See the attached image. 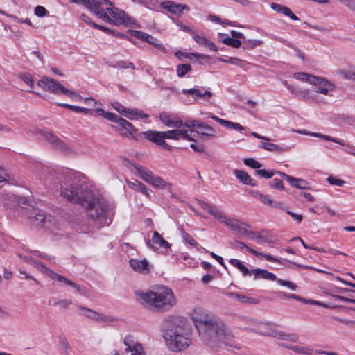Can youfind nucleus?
<instances>
[{
  "mask_svg": "<svg viewBox=\"0 0 355 355\" xmlns=\"http://www.w3.org/2000/svg\"><path fill=\"white\" fill-rule=\"evenodd\" d=\"M60 195L67 200L85 207V214L95 226L109 225L112 221L113 212L103 199L98 198L88 184L78 178H71L60 184Z\"/></svg>",
  "mask_w": 355,
  "mask_h": 355,
  "instance_id": "nucleus-1",
  "label": "nucleus"
},
{
  "mask_svg": "<svg viewBox=\"0 0 355 355\" xmlns=\"http://www.w3.org/2000/svg\"><path fill=\"white\" fill-rule=\"evenodd\" d=\"M190 315L204 343L209 344L216 340L226 343L232 337L225 323L207 309L196 307Z\"/></svg>",
  "mask_w": 355,
  "mask_h": 355,
  "instance_id": "nucleus-2",
  "label": "nucleus"
},
{
  "mask_svg": "<svg viewBox=\"0 0 355 355\" xmlns=\"http://www.w3.org/2000/svg\"><path fill=\"white\" fill-rule=\"evenodd\" d=\"M137 301L145 308L157 312H166L177 304V299L170 288L155 286L146 291L135 292Z\"/></svg>",
  "mask_w": 355,
  "mask_h": 355,
  "instance_id": "nucleus-3",
  "label": "nucleus"
},
{
  "mask_svg": "<svg viewBox=\"0 0 355 355\" xmlns=\"http://www.w3.org/2000/svg\"><path fill=\"white\" fill-rule=\"evenodd\" d=\"M85 6L87 9L103 21L113 25H132L135 19L123 10L115 7L109 0H70Z\"/></svg>",
  "mask_w": 355,
  "mask_h": 355,
  "instance_id": "nucleus-4",
  "label": "nucleus"
},
{
  "mask_svg": "<svg viewBox=\"0 0 355 355\" xmlns=\"http://www.w3.org/2000/svg\"><path fill=\"white\" fill-rule=\"evenodd\" d=\"M186 327L187 321L182 317L171 315L163 320L162 329L164 331L166 345L171 350L180 351L189 345Z\"/></svg>",
  "mask_w": 355,
  "mask_h": 355,
  "instance_id": "nucleus-5",
  "label": "nucleus"
},
{
  "mask_svg": "<svg viewBox=\"0 0 355 355\" xmlns=\"http://www.w3.org/2000/svg\"><path fill=\"white\" fill-rule=\"evenodd\" d=\"M37 85L44 90H46L54 94H64L71 98L83 99V97L73 91L64 87L60 83L56 82L54 79L47 76H44L37 82Z\"/></svg>",
  "mask_w": 355,
  "mask_h": 355,
  "instance_id": "nucleus-6",
  "label": "nucleus"
},
{
  "mask_svg": "<svg viewBox=\"0 0 355 355\" xmlns=\"http://www.w3.org/2000/svg\"><path fill=\"white\" fill-rule=\"evenodd\" d=\"M40 132L44 139H46L53 147L59 149L62 153L67 155L75 153L74 150L71 146L65 144L52 132L40 130Z\"/></svg>",
  "mask_w": 355,
  "mask_h": 355,
  "instance_id": "nucleus-7",
  "label": "nucleus"
},
{
  "mask_svg": "<svg viewBox=\"0 0 355 355\" xmlns=\"http://www.w3.org/2000/svg\"><path fill=\"white\" fill-rule=\"evenodd\" d=\"M35 263V268L40 270L43 274H45L46 275L51 277L53 280H56L60 282H63L64 284L70 286L74 288H76L78 292L82 293V289L80 287L77 285L73 282L67 279L66 277L60 275L55 272H54L53 270L45 266L44 264H42L40 261H34Z\"/></svg>",
  "mask_w": 355,
  "mask_h": 355,
  "instance_id": "nucleus-8",
  "label": "nucleus"
},
{
  "mask_svg": "<svg viewBox=\"0 0 355 355\" xmlns=\"http://www.w3.org/2000/svg\"><path fill=\"white\" fill-rule=\"evenodd\" d=\"M71 222L73 227L78 233L88 234L92 231L95 225L86 214L75 216Z\"/></svg>",
  "mask_w": 355,
  "mask_h": 355,
  "instance_id": "nucleus-9",
  "label": "nucleus"
},
{
  "mask_svg": "<svg viewBox=\"0 0 355 355\" xmlns=\"http://www.w3.org/2000/svg\"><path fill=\"white\" fill-rule=\"evenodd\" d=\"M141 135L144 139L155 144L157 146L163 147L168 150H171L172 149V146L165 141L166 135L164 132L150 130L141 132Z\"/></svg>",
  "mask_w": 355,
  "mask_h": 355,
  "instance_id": "nucleus-10",
  "label": "nucleus"
},
{
  "mask_svg": "<svg viewBox=\"0 0 355 355\" xmlns=\"http://www.w3.org/2000/svg\"><path fill=\"white\" fill-rule=\"evenodd\" d=\"M146 245L153 250H160L164 254L167 253L171 247V244L156 231L153 232L151 240L146 241Z\"/></svg>",
  "mask_w": 355,
  "mask_h": 355,
  "instance_id": "nucleus-11",
  "label": "nucleus"
},
{
  "mask_svg": "<svg viewBox=\"0 0 355 355\" xmlns=\"http://www.w3.org/2000/svg\"><path fill=\"white\" fill-rule=\"evenodd\" d=\"M112 128L121 136L126 138H132L136 132L135 128L129 121L121 118L117 125H112Z\"/></svg>",
  "mask_w": 355,
  "mask_h": 355,
  "instance_id": "nucleus-12",
  "label": "nucleus"
},
{
  "mask_svg": "<svg viewBox=\"0 0 355 355\" xmlns=\"http://www.w3.org/2000/svg\"><path fill=\"white\" fill-rule=\"evenodd\" d=\"M182 94L185 95H191L196 101L201 99L207 102L212 97L213 94L210 88L205 89L203 87H196L189 89H182Z\"/></svg>",
  "mask_w": 355,
  "mask_h": 355,
  "instance_id": "nucleus-13",
  "label": "nucleus"
},
{
  "mask_svg": "<svg viewBox=\"0 0 355 355\" xmlns=\"http://www.w3.org/2000/svg\"><path fill=\"white\" fill-rule=\"evenodd\" d=\"M123 343L126 347L125 350L130 352V355H145L142 345L135 341L132 336H127L124 338Z\"/></svg>",
  "mask_w": 355,
  "mask_h": 355,
  "instance_id": "nucleus-14",
  "label": "nucleus"
},
{
  "mask_svg": "<svg viewBox=\"0 0 355 355\" xmlns=\"http://www.w3.org/2000/svg\"><path fill=\"white\" fill-rule=\"evenodd\" d=\"M198 205L200 208L207 211L214 218L221 220L224 223H225L226 220L230 219V218L227 217L222 211L209 203L199 200Z\"/></svg>",
  "mask_w": 355,
  "mask_h": 355,
  "instance_id": "nucleus-15",
  "label": "nucleus"
},
{
  "mask_svg": "<svg viewBox=\"0 0 355 355\" xmlns=\"http://www.w3.org/2000/svg\"><path fill=\"white\" fill-rule=\"evenodd\" d=\"M233 245L236 249L245 248L250 253L255 255L257 257H264L268 261H273V262H277L279 263H282L281 261L279 259H277V257H275L268 254H264L263 252H259L247 246L246 245H245L244 243H243L241 241H234L233 243Z\"/></svg>",
  "mask_w": 355,
  "mask_h": 355,
  "instance_id": "nucleus-16",
  "label": "nucleus"
},
{
  "mask_svg": "<svg viewBox=\"0 0 355 355\" xmlns=\"http://www.w3.org/2000/svg\"><path fill=\"white\" fill-rule=\"evenodd\" d=\"M78 309L80 310V314L81 315L85 316L89 319H92L98 322H106L112 320L110 317L83 306H78Z\"/></svg>",
  "mask_w": 355,
  "mask_h": 355,
  "instance_id": "nucleus-17",
  "label": "nucleus"
},
{
  "mask_svg": "<svg viewBox=\"0 0 355 355\" xmlns=\"http://www.w3.org/2000/svg\"><path fill=\"white\" fill-rule=\"evenodd\" d=\"M161 7L168 10L169 12L180 16L182 11H189V7L185 4L176 3L172 1H166L162 2L160 4Z\"/></svg>",
  "mask_w": 355,
  "mask_h": 355,
  "instance_id": "nucleus-18",
  "label": "nucleus"
},
{
  "mask_svg": "<svg viewBox=\"0 0 355 355\" xmlns=\"http://www.w3.org/2000/svg\"><path fill=\"white\" fill-rule=\"evenodd\" d=\"M315 78L317 80L314 81V83H311V85L316 87L315 89V93L327 95L329 91L334 89V85L327 80L318 76H315Z\"/></svg>",
  "mask_w": 355,
  "mask_h": 355,
  "instance_id": "nucleus-19",
  "label": "nucleus"
},
{
  "mask_svg": "<svg viewBox=\"0 0 355 355\" xmlns=\"http://www.w3.org/2000/svg\"><path fill=\"white\" fill-rule=\"evenodd\" d=\"M132 166L135 170L136 175L139 176L140 178H141L147 183H151L153 178L155 175V174H153V173L151 171L139 164H132Z\"/></svg>",
  "mask_w": 355,
  "mask_h": 355,
  "instance_id": "nucleus-20",
  "label": "nucleus"
},
{
  "mask_svg": "<svg viewBox=\"0 0 355 355\" xmlns=\"http://www.w3.org/2000/svg\"><path fill=\"white\" fill-rule=\"evenodd\" d=\"M280 175L287 180L292 187L300 189H310L311 188L309 183L305 180L294 178L284 173H281Z\"/></svg>",
  "mask_w": 355,
  "mask_h": 355,
  "instance_id": "nucleus-21",
  "label": "nucleus"
},
{
  "mask_svg": "<svg viewBox=\"0 0 355 355\" xmlns=\"http://www.w3.org/2000/svg\"><path fill=\"white\" fill-rule=\"evenodd\" d=\"M164 132L166 139H168L179 140L180 138H182L188 141H194V139L189 135L187 130L175 129L168 130Z\"/></svg>",
  "mask_w": 355,
  "mask_h": 355,
  "instance_id": "nucleus-22",
  "label": "nucleus"
},
{
  "mask_svg": "<svg viewBox=\"0 0 355 355\" xmlns=\"http://www.w3.org/2000/svg\"><path fill=\"white\" fill-rule=\"evenodd\" d=\"M130 266L135 272L148 274L150 272L149 263L146 259L143 260H139L137 259H130Z\"/></svg>",
  "mask_w": 355,
  "mask_h": 355,
  "instance_id": "nucleus-23",
  "label": "nucleus"
},
{
  "mask_svg": "<svg viewBox=\"0 0 355 355\" xmlns=\"http://www.w3.org/2000/svg\"><path fill=\"white\" fill-rule=\"evenodd\" d=\"M207 114L209 118L212 119L213 120H214L215 121L218 122L219 124H220L221 125H223L227 128L234 129V130H236L239 131H242V130H246L245 127L242 126L241 125H240L238 123H235V122H232L230 121L220 119V118L218 117L217 116L214 115L211 113H208Z\"/></svg>",
  "mask_w": 355,
  "mask_h": 355,
  "instance_id": "nucleus-24",
  "label": "nucleus"
},
{
  "mask_svg": "<svg viewBox=\"0 0 355 355\" xmlns=\"http://www.w3.org/2000/svg\"><path fill=\"white\" fill-rule=\"evenodd\" d=\"M270 8L277 13H281L290 17L292 20H299V17L297 15H295L288 7L286 6L279 4L277 3H272L270 4Z\"/></svg>",
  "mask_w": 355,
  "mask_h": 355,
  "instance_id": "nucleus-25",
  "label": "nucleus"
},
{
  "mask_svg": "<svg viewBox=\"0 0 355 355\" xmlns=\"http://www.w3.org/2000/svg\"><path fill=\"white\" fill-rule=\"evenodd\" d=\"M160 121L167 127L180 128L183 127V121L180 119H173L166 113H162L159 115Z\"/></svg>",
  "mask_w": 355,
  "mask_h": 355,
  "instance_id": "nucleus-26",
  "label": "nucleus"
},
{
  "mask_svg": "<svg viewBox=\"0 0 355 355\" xmlns=\"http://www.w3.org/2000/svg\"><path fill=\"white\" fill-rule=\"evenodd\" d=\"M194 41L200 46L209 48L211 51L217 52L218 51L217 46L209 39L202 35H200L195 32L191 35Z\"/></svg>",
  "mask_w": 355,
  "mask_h": 355,
  "instance_id": "nucleus-27",
  "label": "nucleus"
},
{
  "mask_svg": "<svg viewBox=\"0 0 355 355\" xmlns=\"http://www.w3.org/2000/svg\"><path fill=\"white\" fill-rule=\"evenodd\" d=\"M127 184L130 189L141 192L149 198H150L151 191L141 182L137 180H134L133 181L128 180Z\"/></svg>",
  "mask_w": 355,
  "mask_h": 355,
  "instance_id": "nucleus-28",
  "label": "nucleus"
},
{
  "mask_svg": "<svg viewBox=\"0 0 355 355\" xmlns=\"http://www.w3.org/2000/svg\"><path fill=\"white\" fill-rule=\"evenodd\" d=\"M251 272H252V275H254V279H264L270 281L278 279L274 273L264 269H252Z\"/></svg>",
  "mask_w": 355,
  "mask_h": 355,
  "instance_id": "nucleus-29",
  "label": "nucleus"
},
{
  "mask_svg": "<svg viewBox=\"0 0 355 355\" xmlns=\"http://www.w3.org/2000/svg\"><path fill=\"white\" fill-rule=\"evenodd\" d=\"M284 85L293 94L303 100H308L311 97V93L309 90H304L297 87L290 85L286 80L283 82Z\"/></svg>",
  "mask_w": 355,
  "mask_h": 355,
  "instance_id": "nucleus-30",
  "label": "nucleus"
},
{
  "mask_svg": "<svg viewBox=\"0 0 355 355\" xmlns=\"http://www.w3.org/2000/svg\"><path fill=\"white\" fill-rule=\"evenodd\" d=\"M234 173L243 184L252 187L257 186V180L251 178L250 176L244 171L236 169L234 170Z\"/></svg>",
  "mask_w": 355,
  "mask_h": 355,
  "instance_id": "nucleus-31",
  "label": "nucleus"
},
{
  "mask_svg": "<svg viewBox=\"0 0 355 355\" xmlns=\"http://www.w3.org/2000/svg\"><path fill=\"white\" fill-rule=\"evenodd\" d=\"M29 220L33 225L40 227L44 225L46 223V216L44 212L37 210L33 213V215L30 216Z\"/></svg>",
  "mask_w": 355,
  "mask_h": 355,
  "instance_id": "nucleus-32",
  "label": "nucleus"
},
{
  "mask_svg": "<svg viewBox=\"0 0 355 355\" xmlns=\"http://www.w3.org/2000/svg\"><path fill=\"white\" fill-rule=\"evenodd\" d=\"M225 295L228 296L230 298L236 299L242 303H248L252 304L259 303V300L257 299L248 295H241L239 293H235L232 292H227Z\"/></svg>",
  "mask_w": 355,
  "mask_h": 355,
  "instance_id": "nucleus-33",
  "label": "nucleus"
},
{
  "mask_svg": "<svg viewBox=\"0 0 355 355\" xmlns=\"http://www.w3.org/2000/svg\"><path fill=\"white\" fill-rule=\"evenodd\" d=\"M125 116L130 120H135L137 119H147L149 117V115L144 113L139 109L127 108Z\"/></svg>",
  "mask_w": 355,
  "mask_h": 355,
  "instance_id": "nucleus-34",
  "label": "nucleus"
},
{
  "mask_svg": "<svg viewBox=\"0 0 355 355\" xmlns=\"http://www.w3.org/2000/svg\"><path fill=\"white\" fill-rule=\"evenodd\" d=\"M225 225L232 227L234 230L237 231L241 235L246 236L248 234V230L246 227L242 226L236 219L230 218V220H226Z\"/></svg>",
  "mask_w": 355,
  "mask_h": 355,
  "instance_id": "nucleus-35",
  "label": "nucleus"
},
{
  "mask_svg": "<svg viewBox=\"0 0 355 355\" xmlns=\"http://www.w3.org/2000/svg\"><path fill=\"white\" fill-rule=\"evenodd\" d=\"M200 129H201L202 131L196 132L198 135H202L211 139L217 137L216 135V130L207 123L202 122Z\"/></svg>",
  "mask_w": 355,
  "mask_h": 355,
  "instance_id": "nucleus-36",
  "label": "nucleus"
},
{
  "mask_svg": "<svg viewBox=\"0 0 355 355\" xmlns=\"http://www.w3.org/2000/svg\"><path fill=\"white\" fill-rule=\"evenodd\" d=\"M218 37H225L224 38L221 39V42L230 46L234 47V48H239L241 46L242 42L239 40L234 39L232 37H228L226 34L219 33Z\"/></svg>",
  "mask_w": 355,
  "mask_h": 355,
  "instance_id": "nucleus-37",
  "label": "nucleus"
},
{
  "mask_svg": "<svg viewBox=\"0 0 355 355\" xmlns=\"http://www.w3.org/2000/svg\"><path fill=\"white\" fill-rule=\"evenodd\" d=\"M229 263L237 268L241 272L243 276L251 275L252 272L251 270H249L248 268L242 263L241 261L236 259H230L229 260Z\"/></svg>",
  "mask_w": 355,
  "mask_h": 355,
  "instance_id": "nucleus-38",
  "label": "nucleus"
},
{
  "mask_svg": "<svg viewBox=\"0 0 355 355\" xmlns=\"http://www.w3.org/2000/svg\"><path fill=\"white\" fill-rule=\"evenodd\" d=\"M315 77V76L310 75L304 72L294 73V78L295 79L309 83V84L314 83V81L317 80Z\"/></svg>",
  "mask_w": 355,
  "mask_h": 355,
  "instance_id": "nucleus-39",
  "label": "nucleus"
},
{
  "mask_svg": "<svg viewBox=\"0 0 355 355\" xmlns=\"http://www.w3.org/2000/svg\"><path fill=\"white\" fill-rule=\"evenodd\" d=\"M150 184L157 189H166L170 186L169 183L166 182L162 178L156 175H154Z\"/></svg>",
  "mask_w": 355,
  "mask_h": 355,
  "instance_id": "nucleus-40",
  "label": "nucleus"
},
{
  "mask_svg": "<svg viewBox=\"0 0 355 355\" xmlns=\"http://www.w3.org/2000/svg\"><path fill=\"white\" fill-rule=\"evenodd\" d=\"M306 134L309 135H311V136L320 138V139H324L326 141H333V142L337 143L342 146H345V143H344L342 140L334 138V137H331L329 135H323L321 133H317V132H309Z\"/></svg>",
  "mask_w": 355,
  "mask_h": 355,
  "instance_id": "nucleus-41",
  "label": "nucleus"
},
{
  "mask_svg": "<svg viewBox=\"0 0 355 355\" xmlns=\"http://www.w3.org/2000/svg\"><path fill=\"white\" fill-rule=\"evenodd\" d=\"M109 66L112 68H120V69H135V67L134 64L130 61L119 60L115 62H111Z\"/></svg>",
  "mask_w": 355,
  "mask_h": 355,
  "instance_id": "nucleus-42",
  "label": "nucleus"
},
{
  "mask_svg": "<svg viewBox=\"0 0 355 355\" xmlns=\"http://www.w3.org/2000/svg\"><path fill=\"white\" fill-rule=\"evenodd\" d=\"M252 196L256 198H259L260 201H261L263 203L268 204L269 205H272L276 207H279V204L275 202V205H273L272 200L267 195L262 194L259 191H254L252 192Z\"/></svg>",
  "mask_w": 355,
  "mask_h": 355,
  "instance_id": "nucleus-43",
  "label": "nucleus"
},
{
  "mask_svg": "<svg viewBox=\"0 0 355 355\" xmlns=\"http://www.w3.org/2000/svg\"><path fill=\"white\" fill-rule=\"evenodd\" d=\"M259 148L272 152H282L284 150V148L282 146L268 142L261 143L259 145Z\"/></svg>",
  "mask_w": 355,
  "mask_h": 355,
  "instance_id": "nucleus-44",
  "label": "nucleus"
},
{
  "mask_svg": "<svg viewBox=\"0 0 355 355\" xmlns=\"http://www.w3.org/2000/svg\"><path fill=\"white\" fill-rule=\"evenodd\" d=\"M270 38H272L275 40H277L279 42H282V43L284 44L285 45L288 46V47L295 49V51L297 52L298 57L301 58L302 59H304V55H303L302 52L301 51H300L298 49H297V47L292 43L285 40L283 38L277 37L276 35H271Z\"/></svg>",
  "mask_w": 355,
  "mask_h": 355,
  "instance_id": "nucleus-45",
  "label": "nucleus"
},
{
  "mask_svg": "<svg viewBox=\"0 0 355 355\" xmlns=\"http://www.w3.org/2000/svg\"><path fill=\"white\" fill-rule=\"evenodd\" d=\"M143 41L148 43L149 44L154 46L155 48H157L159 50L164 51V46L162 44L158 43L157 40L149 34H147V33L145 34Z\"/></svg>",
  "mask_w": 355,
  "mask_h": 355,
  "instance_id": "nucleus-46",
  "label": "nucleus"
},
{
  "mask_svg": "<svg viewBox=\"0 0 355 355\" xmlns=\"http://www.w3.org/2000/svg\"><path fill=\"white\" fill-rule=\"evenodd\" d=\"M261 44V40H246L245 38L243 40V48L244 49H252Z\"/></svg>",
  "mask_w": 355,
  "mask_h": 355,
  "instance_id": "nucleus-47",
  "label": "nucleus"
},
{
  "mask_svg": "<svg viewBox=\"0 0 355 355\" xmlns=\"http://www.w3.org/2000/svg\"><path fill=\"white\" fill-rule=\"evenodd\" d=\"M191 70V66L189 64H180L177 66V76L180 78L184 76Z\"/></svg>",
  "mask_w": 355,
  "mask_h": 355,
  "instance_id": "nucleus-48",
  "label": "nucleus"
},
{
  "mask_svg": "<svg viewBox=\"0 0 355 355\" xmlns=\"http://www.w3.org/2000/svg\"><path fill=\"white\" fill-rule=\"evenodd\" d=\"M255 175H259L260 177L264 178L266 179L271 178L275 173H278L280 175L281 172L275 171H266L265 169H259L254 171Z\"/></svg>",
  "mask_w": 355,
  "mask_h": 355,
  "instance_id": "nucleus-49",
  "label": "nucleus"
},
{
  "mask_svg": "<svg viewBox=\"0 0 355 355\" xmlns=\"http://www.w3.org/2000/svg\"><path fill=\"white\" fill-rule=\"evenodd\" d=\"M93 27L96 28V29H98L105 33H107V34H112V35H117L120 37H127L123 33H115L114 31L110 29V28H107V27H105V26H101V25H98L97 24H93Z\"/></svg>",
  "mask_w": 355,
  "mask_h": 355,
  "instance_id": "nucleus-50",
  "label": "nucleus"
},
{
  "mask_svg": "<svg viewBox=\"0 0 355 355\" xmlns=\"http://www.w3.org/2000/svg\"><path fill=\"white\" fill-rule=\"evenodd\" d=\"M19 78L23 80L30 88L33 87V77L30 73H21L19 74Z\"/></svg>",
  "mask_w": 355,
  "mask_h": 355,
  "instance_id": "nucleus-51",
  "label": "nucleus"
},
{
  "mask_svg": "<svg viewBox=\"0 0 355 355\" xmlns=\"http://www.w3.org/2000/svg\"><path fill=\"white\" fill-rule=\"evenodd\" d=\"M243 162L246 166L257 170H259L262 166L261 163L253 158H246Z\"/></svg>",
  "mask_w": 355,
  "mask_h": 355,
  "instance_id": "nucleus-52",
  "label": "nucleus"
},
{
  "mask_svg": "<svg viewBox=\"0 0 355 355\" xmlns=\"http://www.w3.org/2000/svg\"><path fill=\"white\" fill-rule=\"evenodd\" d=\"M340 74L346 80L355 81V69L341 71Z\"/></svg>",
  "mask_w": 355,
  "mask_h": 355,
  "instance_id": "nucleus-53",
  "label": "nucleus"
},
{
  "mask_svg": "<svg viewBox=\"0 0 355 355\" xmlns=\"http://www.w3.org/2000/svg\"><path fill=\"white\" fill-rule=\"evenodd\" d=\"M289 349L301 354H311L312 352L311 349L302 346H293Z\"/></svg>",
  "mask_w": 355,
  "mask_h": 355,
  "instance_id": "nucleus-54",
  "label": "nucleus"
},
{
  "mask_svg": "<svg viewBox=\"0 0 355 355\" xmlns=\"http://www.w3.org/2000/svg\"><path fill=\"white\" fill-rule=\"evenodd\" d=\"M171 20L174 24H175L178 26L180 27V28L184 32L188 33L191 35L193 33V31L189 26L184 25L180 21L172 17Z\"/></svg>",
  "mask_w": 355,
  "mask_h": 355,
  "instance_id": "nucleus-55",
  "label": "nucleus"
},
{
  "mask_svg": "<svg viewBox=\"0 0 355 355\" xmlns=\"http://www.w3.org/2000/svg\"><path fill=\"white\" fill-rule=\"evenodd\" d=\"M198 58H202V59L207 60V59H209L210 57L209 55H207L205 54L189 52V53L187 55V59H188L191 61L197 60Z\"/></svg>",
  "mask_w": 355,
  "mask_h": 355,
  "instance_id": "nucleus-56",
  "label": "nucleus"
},
{
  "mask_svg": "<svg viewBox=\"0 0 355 355\" xmlns=\"http://www.w3.org/2000/svg\"><path fill=\"white\" fill-rule=\"evenodd\" d=\"M202 123V122H200L197 120H190L183 123V126L190 128L191 130H193V129L196 128H200Z\"/></svg>",
  "mask_w": 355,
  "mask_h": 355,
  "instance_id": "nucleus-57",
  "label": "nucleus"
},
{
  "mask_svg": "<svg viewBox=\"0 0 355 355\" xmlns=\"http://www.w3.org/2000/svg\"><path fill=\"white\" fill-rule=\"evenodd\" d=\"M220 61L224 63H229L233 65L242 66V63L244 61L237 58H229L228 59H220Z\"/></svg>",
  "mask_w": 355,
  "mask_h": 355,
  "instance_id": "nucleus-58",
  "label": "nucleus"
},
{
  "mask_svg": "<svg viewBox=\"0 0 355 355\" xmlns=\"http://www.w3.org/2000/svg\"><path fill=\"white\" fill-rule=\"evenodd\" d=\"M71 110L76 113H83L85 114H93V111L91 109L82 107L76 105H73L71 107Z\"/></svg>",
  "mask_w": 355,
  "mask_h": 355,
  "instance_id": "nucleus-59",
  "label": "nucleus"
},
{
  "mask_svg": "<svg viewBox=\"0 0 355 355\" xmlns=\"http://www.w3.org/2000/svg\"><path fill=\"white\" fill-rule=\"evenodd\" d=\"M182 237L184 241L192 246H197L198 243L191 235L187 232H182Z\"/></svg>",
  "mask_w": 355,
  "mask_h": 355,
  "instance_id": "nucleus-60",
  "label": "nucleus"
},
{
  "mask_svg": "<svg viewBox=\"0 0 355 355\" xmlns=\"http://www.w3.org/2000/svg\"><path fill=\"white\" fill-rule=\"evenodd\" d=\"M277 338L279 339H282L284 340H291V341H296L297 338L296 336L291 335V334H285L282 332H279L277 334Z\"/></svg>",
  "mask_w": 355,
  "mask_h": 355,
  "instance_id": "nucleus-61",
  "label": "nucleus"
},
{
  "mask_svg": "<svg viewBox=\"0 0 355 355\" xmlns=\"http://www.w3.org/2000/svg\"><path fill=\"white\" fill-rule=\"evenodd\" d=\"M327 180L330 184L339 187L343 186L344 184L345 183L344 180L336 178L333 176H329V178H327Z\"/></svg>",
  "mask_w": 355,
  "mask_h": 355,
  "instance_id": "nucleus-62",
  "label": "nucleus"
},
{
  "mask_svg": "<svg viewBox=\"0 0 355 355\" xmlns=\"http://www.w3.org/2000/svg\"><path fill=\"white\" fill-rule=\"evenodd\" d=\"M270 185L271 187L275 188V189H277L279 190L284 189V187L282 181L278 178L272 179L270 183Z\"/></svg>",
  "mask_w": 355,
  "mask_h": 355,
  "instance_id": "nucleus-63",
  "label": "nucleus"
},
{
  "mask_svg": "<svg viewBox=\"0 0 355 355\" xmlns=\"http://www.w3.org/2000/svg\"><path fill=\"white\" fill-rule=\"evenodd\" d=\"M104 118L117 124L122 117L112 112H107Z\"/></svg>",
  "mask_w": 355,
  "mask_h": 355,
  "instance_id": "nucleus-64",
  "label": "nucleus"
}]
</instances>
